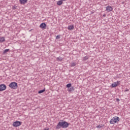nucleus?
Instances as JSON below:
<instances>
[{"label": "nucleus", "instance_id": "1", "mask_svg": "<svg viewBox=\"0 0 130 130\" xmlns=\"http://www.w3.org/2000/svg\"><path fill=\"white\" fill-rule=\"evenodd\" d=\"M69 124L66 121H62V122H59L57 124V125L56 126V128L57 129H58L62 128H67L68 127Z\"/></svg>", "mask_w": 130, "mask_h": 130}, {"label": "nucleus", "instance_id": "2", "mask_svg": "<svg viewBox=\"0 0 130 130\" xmlns=\"http://www.w3.org/2000/svg\"><path fill=\"white\" fill-rule=\"evenodd\" d=\"M119 119H120L118 117L115 116L112 119H111V120L110 121V123L113 124L115 123H116L117 122L119 121Z\"/></svg>", "mask_w": 130, "mask_h": 130}, {"label": "nucleus", "instance_id": "3", "mask_svg": "<svg viewBox=\"0 0 130 130\" xmlns=\"http://www.w3.org/2000/svg\"><path fill=\"white\" fill-rule=\"evenodd\" d=\"M9 87L11 89H17L18 88V84L16 82H11L9 84Z\"/></svg>", "mask_w": 130, "mask_h": 130}, {"label": "nucleus", "instance_id": "4", "mask_svg": "<svg viewBox=\"0 0 130 130\" xmlns=\"http://www.w3.org/2000/svg\"><path fill=\"white\" fill-rule=\"evenodd\" d=\"M22 124V122H20L19 121H16L15 122H14L13 123V126H14V127H18V126H20Z\"/></svg>", "mask_w": 130, "mask_h": 130}, {"label": "nucleus", "instance_id": "5", "mask_svg": "<svg viewBox=\"0 0 130 130\" xmlns=\"http://www.w3.org/2000/svg\"><path fill=\"white\" fill-rule=\"evenodd\" d=\"M7 89V86L5 84H1L0 85V92L2 91H5Z\"/></svg>", "mask_w": 130, "mask_h": 130}, {"label": "nucleus", "instance_id": "6", "mask_svg": "<svg viewBox=\"0 0 130 130\" xmlns=\"http://www.w3.org/2000/svg\"><path fill=\"white\" fill-rule=\"evenodd\" d=\"M120 81H117L116 82H114V83L112 84V85H111L112 87L114 88V87L119 85H120Z\"/></svg>", "mask_w": 130, "mask_h": 130}, {"label": "nucleus", "instance_id": "7", "mask_svg": "<svg viewBox=\"0 0 130 130\" xmlns=\"http://www.w3.org/2000/svg\"><path fill=\"white\" fill-rule=\"evenodd\" d=\"M106 10L107 12H110L111 11H112L113 10V8L112 7L108 6L106 7Z\"/></svg>", "mask_w": 130, "mask_h": 130}, {"label": "nucleus", "instance_id": "8", "mask_svg": "<svg viewBox=\"0 0 130 130\" xmlns=\"http://www.w3.org/2000/svg\"><path fill=\"white\" fill-rule=\"evenodd\" d=\"M46 24L45 23H43L40 25V27H41L42 29H46Z\"/></svg>", "mask_w": 130, "mask_h": 130}, {"label": "nucleus", "instance_id": "9", "mask_svg": "<svg viewBox=\"0 0 130 130\" xmlns=\"http://www.w3.org/2000/svg\"><path fill=\"white\" fill-rule=\"evenodd\" d=\"M21 5H24L27 3V0H19Z\"/></svg>", "mask_w": 130, "mask_h": 130}, {"label": "nucleus", "instance_id": "10", "mask_svg": "<svg viewBox=\"0 0 130 130\" xmlns=\"http://www.w3.org/2000/svg\"><path fill=\"white\" fill-rule=\"evenodd\" d=\"M74 28V26L73 25H69L68 27L69 30H73Z\"/></svg>", "mask_w": 130, "mask_h": 130}, {"label": "nucleus", "instance_id": "11", "mask_svg": "<svg viewBox=\"0 0 130 130\" xmlns=\"http://www.w3.org/2000/svg\"><path fill=\"white\" fill-rule=\"evenodd\" d=\"M5 41H6L5 38L4 37L0 38V42L2 43V42H5Z\"/></svg>", "mask_w": 130, "mask_h": 130}, {"label": "nucleus", "instance_id": "12", "mask_svg": "<svg viewBox=\"0 0 130 130\" xmlns=\"http://www.w3.org/2000/svg\"><path fill=\"white\" fill-rule=\"evenodd\" d=\"M63 2L60 0L57 2V5L58 6H60L62 4Z\"/></svg>", "mask_w": 130, "mask_h": 130}, {"label": "nucleus", "instance_id": "13", "mask_svg": "<svg viewBox=\"0 0 130 130\" xmlns=\"http://www.w3.org/2000/svg\"><path fill=\"white\" fill-rule=\"evenodd\" d=\"M9 51H10V49H5L4 52H3V54H6V53L7 52H9Z\"/></svg>", "mask_w": 130, "mask_h": 130}, {"label": "nucleus", "instance_id": "14", "mask_svg": "<svg viewBox=\"0 0 130 130\" xmlns=\"http://www.w3.org/2000/svg\"><path fill=\"white\" fill-rule=\"evenodd\" d=\"M75 88L73 87H71V88H69L68 91L71 92L72 91H74Z\"/></svg>", "mask_w": 130, "mask_h": 130}, {"label": "nucleus", "instance_id": "15", "mask_svg": "<svg viewBox=\"0 0 130 130\" xmlns=\"http://www.w3.org/2000/svg\"><path fill=\"white\" fill-rule=\"evenodd\" d=\"M56 60L58 61H61L62 60V59L60 57H58L56 58Z\"/></svg>", "mask_w": 130, "mask_h": 130}, {"label": "nucleus", "instance_id": "16", "mask_svg": "<svg viewBox=\"0 0 130 130\" xmlns=\"http://www.w3.org/2000/svg\"><path fill=\"white\" fill-rule=\"evenodd\" d=\"M44 91H45V89H43V90H40V91L38 92V93H43Z\"/></svg>", "mask_w": 130, "mask_h": 130}, {"label": "nucleus", "instance_id": "17", "mask_svg": "<svg viewBox=\"0 0 130 130\" xmlns=\"http://www.w3.org/2000/svg\"><path fill=\"white\" fill-rule=\"evenodd\" d=\"M71 86H72L71 84L70 83V84H68L66 86H67V87H68V88H70V87H71Z\"/></svg>", "mask_w": 130, "mask_h": 130}, {"label": "nucleus", "instance_id": "18", "mask_svg": "<svg viewBox=\"0 0 130 130\" xmlns=\"http://www.w3.org/2000/svg\"><path fill=\"white\" fill-rule=\"evenodd\" d=\"M76 65V63L73 62V63H71V67H74V66H75Z\"/></svg>", "mask_w": 130, "mask_h": 130}, {"label": "nucleus", "instance_id": "19", "mask_svg": "<svg viewBox=\"0 0 130 130\" xmlns=\"http://www.w3.org/2000/svg\"><path fill=\"white\" fill-rule=\"evenodd\" d=\"M88 58V57L85 56L84 58H83V60L85 61V60H86Z\"/></svg>", "mask_w": 130, "mask_h": 130}, {"label": "nucleus", "instance_id": "20", "mask_svg": "<svg viewBox=\"0 0 130 130\" xmlns=\"http://www.w3.org/2000/svg\"><path fill=\"white\" fill-rule=\"evenodd\" d=\"M12 9H13V10H16V9H17V7H16V6H13V7H12Z\"/></svg>", "mask_w": 130, "mask_h": 130}, {"label": "nucleus", "instance_id": "21", "mask_svg": "<svg viewBox=\"0 0 130 130\" xmlns=\"http://www.w3.org/2000/svg\"><path fill=\"white\" fill-rule=\"evenodd\" d=\"M60 38V36L58 35L56 37V39H59Z\"/></svg>", "mask_w": 130, "mask_h": 130}, {"label": "nucleus", "instance_id": "22", "mask_svg": "<svg viewBox=\"0 0 130 130\" xmlns=\"http://www.w3.org/2000/svg\"><path fill=\"white\" fill-rule=\"evenodd\" d=\"M96 127H97V128H101V126L100 125H98V126H96Z\"/></svg>", "mask_w": 130, "mask_h": 130}, {"label": "nucleus", "instance_id": "23", "mask_svg": "<svg viewBox=\"0 0 130 130\" xmlns=\"http://www.w3.org/2000/svg\"><path fill=\"white\" fill-rule=\"evenodd\" d=\"M44 130H49V128H45V129H44Z\"/></svg>", "mask_w": 130, "mask_h": 130}, {"label": "nucleus", "instance_id": "24", "mask_svg": "<svg viewBox=\"0 0 130 130\" xmlns=\"http://www.w3.org/2000/svg\"><path fill=\"white\" fill-rule=\"evenodd\" d=\"M128 91H129V89H126V90H125V92Z\"/></svg>", "mask_w": 130, "mask_h": 130}, {"label": "nucleus", "instance_id": "25", "mask_svg": "<svg viewBox=\"0 0 130 130\" xmlns=\"http://www.w3.org/2000/svg\"><path fill=\"white\" fill-rule=\"evenodd\" d=\"M103 17H105V16H106V14H104V15H103Z\"/></svg>", "mask_w": 130, "mask_h": 130}, {"label": "nucleus", "instance_id": "26", "mask_svg": "<svg viewBox=\"0 0 130 130\" xmlns=\"http://www.w3.org/2000/svg\"><path fill=\"white\" fill-rule=\"evenodd\" d=\"M61 1H66V0H61Z\"/></svg>", "mask_w": 130, "mask_h": 130}]
</instances>
